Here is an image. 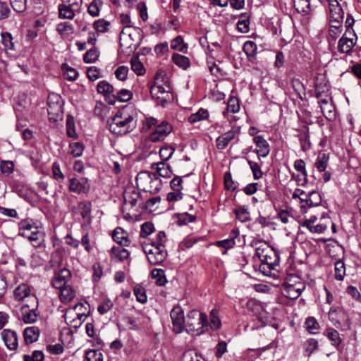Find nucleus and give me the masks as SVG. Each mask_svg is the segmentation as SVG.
Wrapping results in <instances>:
<instances>
[{
  "label": "nucleus",
  "instance_id": "obj_20",
  "mask_svg": "<svg viewBox=\"0 0 361 361\" xmlns=\"http://www.w3.org/2000/svg\"><path fill=\"white\" fill-rule=\"evenodd\" d=\"M121 35L128 36L133 41H139L143 37L142 30L140 27L133 26L131 24H127V25L123 27L121 32Z\"/></svg>",
  "mask_w": 361,
  "mask_h": 361
},
{
  "label": "nucleus",
  "instance_id": "obj_18",
  "mask_svg": "<svg viewBox=\"0 0 361 361\" xmlns=\"http://www.w3.org/2000/svg\"><path fill=\"white\" fill-rule=\"evenodd\" d=\"M304 289V286L301 283L290 284L288 281L284 283L283 294L288 298L294 300L298 298Z\"/></svg>",
  "mask_w": 361,
  "mask_h": 361
},
{
  "label": "nucleus",
  "instance_id": "obj_36",
  "mask_svg": "<svg viewBox=\"0 0 361 361\" xmlns=\"http://www.w3.org/2000/svg\"><path fill=\"white\" fill-rule=\"evenodd\" d=\"M209 112L207 109L201 108L196 113L191 114L188 118V121L190 123L207 119L209 117Z\"/></svg>",
  "mask_w": 361,
  "mask_h": 361
},
{
  "label": "nucleus",
  "instance_id": "obj_19",
  "mask_svg": "<svg viewBox=\"0 0 361 361\" xmlns=\"http://www.w3.org/2000/svg\"><path fill=\"white\" fill-rule=\"evenodd\" d=\"M19 235L27 238L30 242L32 243V245L36 247H41L44 241V233L39 231L38 228H35V231H32L29 234L27 232L23 231L19 232Z\"/></svg>",
  "mask_w": 361,
  "mask_h": 361
},
{
  "label": "nucleus",
  "instance_id": "obj_7",
  "mask_svg": "<svg viewBox=\"0 0 361 361\" xmlns=\"http://www.w3.org/2000/svg\"><path fill=\"white\" fill-rule=\"evenodd\" d=\"M37 307L38 300L34 302V305L32 303H23L18 312V319L25 324L35 323L39 316Z\"/></svg>",
  "mask_w": 361,
  "mask_h": 361
},
{
  "label": "nucleus",
  "instance_id": "obj_2",
  "mask_svg": "<svg viewBox=\"0 0 361 361\" xmlns=\"http://www.w3.org/2000/svg\"><path fill=\"white\" fill-rule=\"evenodd\" d=\"M165 74L162 71H158L154 75V82L150 85V94L158 104L164 107L173 99L171 87L166 85Z\"/></svg>",
  "mask_w": 361,
  "mask_h": 361
},
{
  "label": "nucleus",
  "instance_id": "obj_39",
  "mask_svg": "<svg viewBox=\"0 0 361 361\" xmlns=\"http://www.w3.org/2000/svg\"><path fill=\"white\" fill-rule=\"evenodd\" d=\"M111 252L112 255V258L116 257L119 261H123L124 259H126L129 256V252L125 249L121 248L120 247H115L114 246L111 249Z\"/></svg>",
  "mask_w": 361,
  "mask_h": 361
},
{
  "label": "nucleus",
  "instance_id": "obj_3",
  "mask_svg": "<svg viewBox=\"0 0 361 361\" xmlns=\"http://www.w3.org/2000/svg\"><path fill=\"white\" fill-rule=\"evenodd\" d=\"M185 330L192 334L200 335L208 329L207 317L198 310H190L185 317Z\"/></svg>",
  "mask_w": 361,
  "mask_h": 361
},
{
  "label": "nucleus",
  "instance_id": "obj_6",
  "mask_svg": "<svg viewBox=\"0 0 361 361\" xmlns=\"http://www.w3.org/2000/svg\"><path fill=\"white\" fill-rule=\"evenodd\" d=\"M63 101L61 97L56 93H50L47 98V112L51 122L61 121L63 118Z\"/></svg>",
  "mask_w": 361,
  "mask_h": 361
},
{
  "label": "nucleus",
  "instance_id": "obj_41",
  "mask_svg": "<svg viewBox=\"0 0 361 361\" xmlns=\"http://www.w3.org/2000/svg\"><path fill=\"white\" fill-rule=\"evenodd\" d=\"M334 271L335 279L338 281H343L345 275V266L342 260L339 259L335 263Z\"/></svg>",
  "mask_w": 361,
  "mask_h": 361
},
{
  "label": "nucleus",
  "instance_id": "obj_61",
  "mask_svg": "<svg viewBox=\"0 0 361 361\" xmlns=\"http://www.w3.org/2000/svg\"><path fill=\"white\" fill-rule=\"evenodd\" d=\"M85 358L87 361H103V355L99 350H89L85 353Z\"/></svg>",
  "mask_w": 361,
  "mask_h": 361
},
{
  "label": "nucleus",
  "instance_id": "obj_32",
  "mask_svg": "<svg viewBox=\"0 0 361 361\" xmlns=\"http://www.w3.org/2000/svg\"><path fill=\"white\" fill-rule=\"evenodd\" d=\"M233 213L237 219L241 222H247L251 220L250 214L245 206H240L233 209Z\"/></svg>",
  "mask_w": 361,
  "mask_h": 361
},
{
  "label": "nucleus",
  "instance_id": "obj_29",
  "mask_svg": "<svg viewBox=\"0 0 361 361\" xmlns=\"http://www.w3.org/2000/svg\"><path fill=\"white\" fill-rule=\"evenodd\" d=\"M112 96L114 99L108 102V103L110 104H114L116 101H118L121 102H128L129 100L131 99L133 94L130 90L127 89H122L119 90L116 95L112 94Z\"/></svg>",
  "mask_w": 361,
  "mask_h": 361
},
{
  "label": "nucleus",
  "instance_id": "obj_64",
  "mask_svg": "<svg viewBox=\"0 0 361 361\" xmlns=\"http://www.w3.org/2000/svg\"><path fill=\"white\" fill-rule=\"evenodd\" d=\"M224 182L225 188L228 190H235L236 189V184L232 179V176L230 172H226L224 176Z\"/></svg>",
  "mask_w": 361,
  "mask_h": 361
},
{
  "label": "nucleus",
  "instance_id": "obj_1",
  "mask_svg": "<svg viewBox=\"0 0 361 361\" xmlns=\"http://www.w3.org/2000/svg\"><path fill=\"white\" fill-rule=\"evenodd\" d=\"M255 255L261 261L260 271L265 276H270L271 271L279 265L278 252L264 241L258 240L255 243Z\"/></svg>",
  "mask_w": 361,
  "mask_h": 361
},
{
  "label": "nucleus",
  "instance_id": "obj_4",
  "mask_svg": "<svg viewBox=\"0 0 361 361\" xmlns=\"http://www.w3.org/2000/svg\"><path fill=\"white\" fill-rule=\"evenodd\" d=\"M109 130L114 134L124 135L131 132L135 127L134 117L131 115L123 116L118 113L108 121Z\"/></svg>",
  "mask_w": 361,
  "mask_h": 361
},
{
  "label": "nucleus",
  "instance_id": "obj_21",
  "mask_svg": "<svg viewBox=\"0 0 361 361\" xmlns=\"http://www.w3.org/2000/svg\"><path fill=\"white\" fill-rule=\"evenodd\" d=\"M124 204H129L131 207L137 205L138 202L141 200V195L140 192L135 188L126 189L123 193Z\"/></svg>",
  "mask_w": 361,
  "mask_h": 361
},
{
  "label": "nucleus",
  "instance_id": "obj_62",
  "mask_svg": "<svg viewBox=\"0 0 361 361\" xmlns=\"http://www.w3.org/2000/svg\"><path fill=\"white\" fill-rule=\"evenodd\" d=\"M0 170L2 173L9 176L14 170L13 162L11 161H1L0 163Z\"/></svg>",
  "mask_w": 361,
  "mask_h": 361
},
{
  "label": "nucleus",
  "instance_id": "obj_25",
  "mask_svg": "<svg viewBox=\"0 0 361 361\" xmlns=\"http://www.w3.org/2000/svg\"><path fill=\"white\" fill-rule=\"evenodd\" d=\"M24 340L26 344L37 341L39 336V330L36 326L27 327L23 331Z\"/></svg>",
  "mask_w": 361,
  "mask_h": 361
},
{
  "label": "nucleus",
  "instance_id": "obj_63",
  "mask_svg": "<svg viewBox=\"0 0 361 361\" xmlns=\"http://www.w3.org/2000/svg\"><path fill=\"white\" fill-rule=\"evenodd\" d=\"M339 313L343 312L341 310H337L334 307H331L329 312V319L336 328H339L341 326V322L337 318V314Z\"/></svg>",
  "mask_w": 361,
  "mask_h": 361
},
{
  "label": "nucleus",
  "instance_id": "obj_15",
  "mask_svg": "<svg viewBox=\"0 0 361 361\" xmlns=\"http://www.w3.org/2000/svg\"><path fill=\"white\" fill-rule=\"evenodd\" d=\"M240 133L238 127H233L230 130L219 136L216 139V147L219 149H224L229 142Z\"/></svg>",
  "mask_w": 361,
  "mask_h": 361
},
{
  "label": "nucleus",
  "instance_id": "obj_33",
  "mask_svg": "<svg viewBox=\"0 0 361 361\" xmlns=\"http://www.w3.org/2000/svg\"><path fill=\"white\" fill-rule=\"evenodd\" d=\"M324 335L331 341L333 345L338 346L342 343L339 333L333 328L327 329Z\"/></svg>",
  "mask_w": 361,
  "mask_h": 361
},
{
  "label": "nucleus",
  "instance_id": "obj_51",
  "mask_svg": "<svg viewBox=\"0 0 361 361\" xmlns=\"http://www.w3.org/2000/svg\"><path fill=\"white\" fill-rule=\"evenodd\" d=\"M171 47L172 49L182 52H185L187 49V45L184 44L181 36H177L171 41Z\"/></svg>",
  "mask_w": 361,
  "mask_h": 361
},
{
  "label": "nucleus",
  "instance_id": "obj_17",
  "mask_svg": "<svg viewBox=\"0 0 361 361\" xmlns=\"http://www.w3.org/2000/svg\"><path fill=\"white\" fill-rule=\"evenodd\" d=\"M253 142L257 146V149L254 150V152L257 154L258 159L267 157L270 152V146L268 142L262 135L255 136Z\"/></svg>",
  "mask_w": 361,
  "mask_h": 361
},
{
  "label": "nucleus",
  "instance_id": "obj_30",
  "mask_svg": "<svg viewBox=\"0 0 361 361\" xmlns=\"http://www.w3.org/2000/svg\"><path fill=\"white\" fill-rule=\"evenodd\" d=\"M172 61L179 68L186 70L190 66V59L183 55L175 53L171 57Z\"/></svg>",
  "mask_w": 361,
  "mask_h": 361
},
{
  "label": "nucleus",
  "instance_id": "obj_57",
  "mask_svg": "<svg viewBox=\"0 0 361 361\" xmlns=\"http://www.w3.org/2000/svg\"><path fill=\"white\" fill-rule=\"evenodd\" d=\"M247 163L252 172L253 178L255 180L261 178L263 175V172L261 170V166L257 162L252 161L251 160H247Z\"/></svg>",
  "mask_w": 361,
  "mask_h": 361
},
{
  "label": "nucleus",
  "instance_id": "obj_52",
  "mask_svg": "<svg viewBox=\"0 0 361 361\" xmlns=\"http://www.w3.org/2000/svg\"><path fill=\"white\" fill-rule=\"evenodd\" d=\"M114 307V302L109 298H104L97 307V311L101 314H104Z\"/></svg>",
  "mask_w": 361,
  "mask_h": 361
},
{
  "label": "nucleus",
  "instance_id": "obj_12",
  "mask_svg": "<svg viewBox=\"0 0 361 361\" xmlns=\"http://www.w3.org/2000/svg\"><path fill=\"white\" fill-rule=\"evenodd\" d=\"M170 315L172 320L173 331L176 334L183 332L185 327V317L181 307L175 306L171 310Z\"/></svg>",
  "mask_w": 361,
  "mask_h": 361
},
{
  "label": "nucleus",
  "instance_id": "obj_53",
  "mask_svg": "<svg viewBox=\"0 0 361 361\" xmlns=\"http://www.w3.org/2000/svg\"><path fill=\"white\" fill-rule=\"evenodd\" d=\"M83 150V145L79 142H73L69 145V152L74 157L82 156Z\"/></svg>",
  "mask_w": 361,
  "mask_h": 361
},
{
  "label": "nucleus",
  "instance_id": "obj_50",
  "mask_svg": "<svg viewBox=\"0 0 361 361\" xmlns=\"http://www.w3.org/2000/svg\"><path fill=\"white\" fill-rule=\"evenodd\" d=\"M99 57V51L96 47L91 48L83 56V61L86 63L95 62Z\"/></svg>",
  "mask_w": 361,
  "mask_h": 361
},
{
  "label": "nucleus",
  "instance_id": "obj_60",
  "mask_svg": "<svg viewBox=\"0 0 361 361\" xmlns=\"http://www.w3.org/2000/svg\"><path fill=\"white\" fill-rule=\"evenodd\" d=\"M102 5V0H93L88 6V13L94 17L99 16V9Z\"/></svg>",
  "mask_w": 361,
  "mask_h": 361
},
{
  "label": "nucleus",
  "instance_id": "obj_40",
  "mask_svg": "<svg viewBox=\"0 0 361 361\" xmlns=\"http://www.w3.org/2000/svg\"><path fill=\"white\" fill-rule=\"evenodd\" d=\"M321 111L324 116L329 121H334L336 118L335 106L333 104H329L326 106H320Z\"/></svg>",
  "mask_w": 361,
  "mask_h": 361
},
{
  "label": "nucleus",
  "instance_id": "obj_42",
  "mask_svg": "<svg viewBox=\"0 0 361 361\" xmlns=\"http://www.w3.org/2000/svg\"><path fill=\"white\" fill-rule=\"evenodd\" d=\"M131 69L138 75H142L145 73L143 64L139 61L138 57L133 56L130 59Z\"/></svg>",
  "mask_w": 361,
  "mask_h": 361
},
{
  "label": "nucleus",
  "instance_id": "obj_59",
  "mask_svg": "<svg viewBox=\"0 0 361 361\" xmlns=\"http://www.w3.org/2000/svg\"><path fill=\"white\" fill-rule=\"evenodd\" d=\"M227 111L235 114L240 110L239 100L236 97H231L227 103Z\"/></svg>",
  "mask_w": 361,
  "mask_h": 361
},
{
  "label": "nucleus",
  "instance_id": "obj_16",
  "mask_svg": "<svg viewBox=\"0 0 361 361\" xmlns=\"http://www.w3.org/2000/svg\"><path fill=\"white\" fill-rule=\"evenodd\" d=\"M1 338L5 345L11 350H16L18 345L17 333L11 329H6L1 332Z\"/></svg>",
  "mask_w": 361,
  "mask_h": 361
},
{
  "label": "nucleus",
  "instance_id": "obj_38",
  "mask_svg": "<svg viewBox=\"0 0 361 361\" xmlns=\"http://www.w3.org/2000/svg\"><path fill=\"white\" fill-rule=\"evenodd\" d=\"M80 211V214L82 219L90 220L92 204L90 202L84 201L81 202L78 205Z\"/></svg>",
  "mask_w": 361,
  "mask_h": 361
},
{
  "label": "nucleus",
  "instance_id": "obj_26",
  "mask_svg": "<svg viewBox=\"0 0 361 361\" xmlns=\"http://www.w3.org/2000/svg\"><path fill=\"white\" fill-rule=\"evenodd\" d=\"M74 7L78 8L76 5H70V4H63L59 6V16L63 19H72L75 16Z\"/></svg>",
  "mask_w": 361,
  "mask_h": 361
},
{
  "label": "nucleus",
  "instance_id": "obj_44",
  "mask_svg": "<svg viewBox=\"0 0 361 361\" xmlns=\"http://www.w3.org/2000/svg\"><path fill=\"white\" fill-rule=\"evenodd\" d=\"M56 30L63 38H67L74 32L71 24H58Z\"/></svg>",
  "mask_w": 361,
  "mask_h": 361
},
{
  "label": "nucleus",
  "instance_id": "obj_24",
  "mask_svg": "<svg viewBox=\"0 0 361 361\" xmlns=\"http://www.w3.org/2000/svg\"><path fill=\"white\" fill-rule=\"evenodd\" d=\"M243 50L250 62L253 63L256 61L257 47L255 42L246 41L243 44Z\"/></svg>",
  "mask_w": 361,
  "mask_h": 361
},
{
  "label": "nucleus",
  "instance_id": "obj_58",
  "mask_svg": "<svg viewBox=\"0 0 361 361\" xmlns=\"http://www.w3.org/2000/svg\"><path fill=\"white\" fill-rule=\"evenodd\" d=\"M154 231V226L152 222L147 221L142 224L140 236L141 238H147L149 235Z\"/></svg>",
  "mask_w": 361,
  "mask_h": 361
},
{
  "label": "nucleus",
  "instance_id": "obj_54",
  "mask_svg": "<svg viewBox=\"0 0 361 361\" xmlns=\"http://www.w3.org/2000/svg\"><path fill=\"white\" fill-rule=\"evenodd\" d=\"M1 42L6 51L9 50H13L14 44L13 42L12 36L10 33L1 32Z\"/></svg>",
  "mask_w": 361,
  "mask_h": 361
},
{
  "label": "nucleus",
  "instance_id": "obj_55",
  "mask_svg": "<svg viewBox=\"0 0 361 361\" xmlns=\"http://www.w3.org/2000/svg\"><path fill=\"white\" fill-rule=\"evenodd\" d=\"M51 171L53 174V178L59 181L63 182L65 179V176L61 170L60 164L57 161H54L52 164Z\"/></svg>",
  "mask_w": 361,
  "mask_h": 361
},
{
  "label": "nucleus",
  "instance_id": "obj_34",
  "mask_svg": "<svg viewBox=\"0 0 361 361\" xmlns=\"http://www.w3.org/2000/svg\"><path fill=\"white\" fill-rule=\"evenodd\" d=\"M98 93L102 94L105 97H109L113 94L114 88V87L106 80L100 81L97 86Z\"/></svg>",
  "mask_w": 361,
  "mask_h": 361
},
{
  "label": "nucleus",
  "instance_id": "obj_14",
  "mask_svg": "<svg viewBox=\"0 0 361 361\" xmlns=\"http://www.w3.org/2000/svg\"><path fill=\"white\" fill-rule=\"evenodd\" d=\"M71 279V273L69 269L63 268L54 273L51 280V284L56 289H60L67 286L68 282Z\"/></svg>",
  "mask_w": 361,
  "mask_h": 361
},
{
  "label": "nucleus",
  "instance_id": "obj_43",
  "mask_svg": "<svg viewBox=\"0 0 361 361\" xmlns=\"http://www.w3.org/2000/svg\"><path fill=\"white\" fill-rule=\"evenodd\" d=\"M152 277L156 279V284L158 286H164L167 280L166 279L164 270L161 269H154L152 271Z\"/></svg>",
  "mask_w": 361,
  "mask_h": 361
},
{
  "label": "nucleus",
  "instance_id": "obj_27",
  "mask_svg": "<svg viewBox=\"0 0 361 361\" xmlns=\"http://www.w3.org/2000/svg\"><path fill=\"white\" fill-rule=\"evenodd\" d=\"M112 237L116 243L123 246H128L129 240L128 234L123 228L120 227L116 228L113 233Z\"/></svg>",
  "mask_w": 361,
  "mask_h": 361
},
{
  "label": "nucleus",
  "instance_id": "obj_11",
  "mask_svg": "<svg viewBox=\"0 0 361 361\" xmlns=\"http://www.w3.org/2000/svg\"><path fill=\"white\" fill-rule=\"evenodd\" d=\"M172 126L167 122H161L156 126L148 135V140L152 142L164 140L172 131Z\"/></svg>",
  "mask_w": 361,
  "mask_h": 361
},
{
  "label": "nucleus",
  "instance_id": "obj_22",
  "mask_svg": "<svg viewBox=\"0 0 361 361\" xmlns=\"http://www.w3.org/2000/svg\"><path fill=\"white\" fill-rule=\"evenodd\" d=\"M300 202H305L308 207H317L322 202V197L319 192L312 190L305 198H300Z\"/></svg>",
  "mask_w": 361,
  "mask_h": 361
},
{
  "label": "nucleus",
  "instance_id": "obj_23",
  "mask_svg": "<svg viewBox=\"0 0 361 361\" xmlns=\"http://www.w3.org/2000/svg\"><path fill=\"white\" fill-rule=\"evenodd\" d=\"M151 169H155L158 175L163 178H169L173 173L171 166L164 161L152 164Z\"/></svg>",
  "mask_w": 361,
  "mask_h": 361
},
{
  "label": "nucleus",
  "instance_id": "obj_35",
  "mask_svg": "<svg viewBox=\"0 0 361 361\" xmlns=\"http://www.w3.org/2000/svg\"><path fill=\"white\" fill-rule=\"evenodd\" d=\"M329 159V155L326 153L319 154L315 161L314 166L319 172L325 171L328 161Z\"/></svg>",
  "mask_w": 361,
  "mask_h": 361
},
{
  "label": "nucleus",
  "instance_id": "obj_13",
  "mask_svg": "<svg viewBox=\"0 0 361 361\" xmlns=\"http://www.w3.org/2000/svg\"><path fill=\"white\" fill-rule=\"evenodd\" d=\"M68 188L77 194H87L90 191V185L86 178H72L69 180Z\"/></svg>",
  "mask_w": 361,
  "mask_h": 361
},
{
  "label": "nucleus",
  "instance_id": "obj_8",
  "mask_svg": "<svg viewBox=\"0 0 361 361\" xmlns=\"http://www.w3.org/2000/svg\"><path fill=\"white\" fill-rule=\"evenodd\" d=\"M142 248L149 262L153 265L161 264L167 257L165 246L149 247V245H145Z\"/></svg>",
  "mask_w": 361,
  "mask_h": 361
},
{
  "label": "nucleus",
  "instance_id": "obj_37",
  "mask_svg": "<svg viewBox=\"0 0 361 361\" xmlns=\"http://www.w3.org/2000/svg\"><path fill=\"white\" fill-rule=\"evenodd\" d=\"M293 3L298 13L307 14L310 11V0H294Z\"/></svg>",
  "mask_w": 361,
  "mask_h": 361
},
{
  "label": "nucleus",
  "instance_id": "obj_5",
  "mask_svg": "<svg viewBox=\"0 0 361 361\" xmlns=\"http://www.w3.org/2000/svg\"><path fill=\"white\" fill-rule=\"evenodd\" d=\"M135 181L139 188L150 194L158 192L162 186L161 180L157 176L156 173L152 172L142 171L139 173Z\"/></svg>",
  "mask_w": 361,
  "mask_h": 361
},
{
  "label": "nucleus",
  "instance_id": "obj_49",
  "mask_svg": "<svg viewBox=\"0 0 361 361\" xmlns=\"http://www.w3.org/2000/svg\"><path fill=\"white\" fill-rule=\"evenodd\" d=\"M175 152V148L171 145H165L159 149V155L163 161H168Z\"/></svg>",
  "mask_w": 361,
  "mask_h": 361
},
{
  "label": "nucleus",
  "instance_id": "obj_9",
  "mask_svg": "<svg viewBox=\"0 0 361 361\" xmlns=\"http://www.w3.org/2000/svg\"><path fill=\"white\" fill-rule=\"evenodd\" d=\"M14 299L17 301H23L24 303H32L37 301L35 294L32 292L31 288L26 283H21L13 291Z\"/></svg>",
  "mask_w": 361,
  "mask_h": 361
},
{
  "label": "nucleus",
  "instance_id": "obj_56",
  "mask_svg": "<svg viewBox=\"0 0 361 361\" xmlns=\"http://www.w3.org/2000/svg\"><path fill=\"white\" fill-rule=\"evenodd\" d=\"M63 70L64 71V77L66 80L74 81L78 76V72L73 68L69 67L66 64L63 65Z\"/></svg>",
  "mask_w": 361,
  "mask_h": 361
},
{
  "label": "nucleus",
  "instance_id": "obj_45",
  "mask_svg": "<svg viewBox=\"0 0 361 361\" xmlns=\"http://www.w3.org/2000/svg\"><path fill=\"white\" fill-rule=\"evenodd\" d=\"M176 223L178 226L187 225L188 223L194 222L196 220V216L189 214L187 212L176 214Z\"/></svg>",
  "mask_w": 361,
  "mask_h": 361
},
{
  "label": "nucleus",
  "instance_id": "obj_46",
  "mask_svg": "<svg viewBox=\"0 0 361 361\" xmlns=\"http://www.w3.org/2000/svg\"><path fill=\"white\" fill-rule=\"evenodd\" d=\"M66 133L69 137L77 138L78 134L75 129V123L73 116L68 115L66 118Z\"/></svg>",
  "mask_w": 361,
  "mask_h": 361
},
{
  "label": "nucleus",
  "instance_id": "obj_10",
  "mask_svg": "<svg viewBox=\"0 0 361 361\" xmlns=\"http://www.w3.org/2000/svg\"><path fill=\"white\" fill-rule=\"evenodd\" d=\"M353 24H348V26L346 29L345 32L343 35V37L338 40V50L339 52L343 54H349L350 53L352 49L354 47L356 40L354 41V39L350 37V35H353L355 36L354 33V30L352 28V25Z\"/></svg>",
  "mask_w": 361,
  "mask_h": 361
},
{
  "label": "nucleus",
  "instance_id": "obj_47",
  "mask_svg": "<svg viewBox=\"0 0 361 361\" xmlns=\"http://www.w3.org/2000/svg\"><path fill=\"white\" fill-rule=\"evenodd\" d=\"M20 232H27L35 231V228H38L34 221L31 219H23L18 223Z\"/></svg>",
  "mask_w": 361,
  "mask_h": 361
},
{
  "label": "nucleus",
  "instance_id": "obj_31",
  "mask_svg": "<svg viewBox=\"0 0 361 361\" xmlns=\"http://www.w3.org/2000/svg\"><path fill=\"white\" fill-rule=\"evenodd\" d=\"M60 290V299L62 302H71L75 297V291L70 285H67Z\"/></svg>",
  "mask_w": 361,
  "mask_h": 361
},
{
  "label": "nucleus",
  "instance_id": "obj_28",
  "mask_svg": "<svg viewBox=\"0 0 361 361\" xmlns=\"http://www.w3.org/2000/svg\"><path fill=\"white\" fill-rule=\"evenodd\" d=\"M329 10V23H341L343 20V11L340 5H336Z\"/></svg>",
  "mask_w": 361,
  "mask_h": 361
},
{
  "label": "nucleus",
  "instance_id": "obj_48",
  "mask_svg": "<svg viewBox=\"0 0 361 361\" xmlns=\"http://www.w3.org/2000/svg\"><path fill=\"white\" fill-rule=\"evenodd\" d=\"M133 292L135 295L136 296L137 300L139 302L142 304H145V302H147V297L146 295L145 290L142 286L139 284L135 286Z\"/></svg>",
  "mask_w": 361,
  "mask_h": 361
}]
</instances>
